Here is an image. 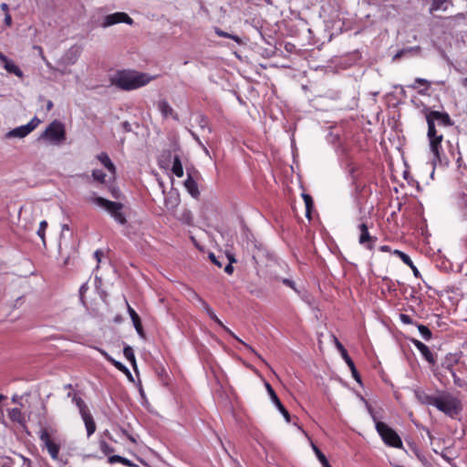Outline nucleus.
Segmentation results:
<instances>
[{"instance_id":"1","label":"nucleus","mask_w":467,"mask_h":467,"mask_svg":"<svg viewBox=\"0 0 467 467\" xmlns=\"http://www.w3.org/2000/svg\"><path fill=\"white\" fill-rule=\"evenodd\" d=\"M425 119L428 125L427 138L429 140L430 150L432 154L431 164L435 167L441 162V141L443 135L439 134L436 124L441 127H451L453 121L445 111L424 109Z\"/></svg>"},{"instance_id":"2","label":"nucleus","mask_w":467,"mask_h":467,"mask_svg":"<svg viewBox=\"0 0 467 467\" xmlns=\"http://www.w3.org/2000/svg\"><path fill=\"white\" fill-rule=\"evenodd\" d=\"M241 245L244 253L253 260L254 266L265 264L271 257L265 245L255 239L245 225L242 228Z\"/></svg>"},{"instance_id":"3","label":"nucleus","mask_w":467,"mask_h":467,"mask_svg":"<svg viewBox=\"0 0 467 467\" xmlns=\"http://www.w3.org/2000/svg\"><path fill=\"white\" fill-rule=\"evenodd\" d=\"M153 77L135 70H119L111 78V84L122 90H133L146 86Z\"/></svg>"},{"instance_id":"4","label":"nucleus","mask_w":467,"mask_h":467,"mask_svg":"<svg viewBox=\"0 0 467 467\" xmlns=\"http://www.w3.org/2000/svg\"><path fill=\"white\" fill-rule=\"evenodd\" d=\"M193 296L196 298V300L201 304L203 310L206 312V314L209 316V317L213 320L217 325L222 327L224 331H226L230 336H232L235 340L243 344V346L253 355H254L259 360H261L263 363L266 364V361L262 358V356L255 351V349L248 345L247 343L244 342L241 338H239L231 329H229L226 326L223 325V323L218 318L213 308L209 306V304L203 300L198 294L193 292Z\"/></svg>"},{"instance_id":"5","label":"nucleus","mask_w":467,"mask_h":467,"mask_svg":"<svg viewBox=\"0 0 467 467\" xmlns=\"http://www.w3.org/2000/svg\"><path fill=\"white\" fill-rule=\"evenodd\" d=\"M434 407L451 418L460 414L462 410L461 400L447 392L438 396Z\"/></svg>"},{"instance_id":"6","label":"nucleus","mask_w":467,"mask_h":467,"mask_svg":"<svg viewBox=\"0 0 467 467\" xmlns=\"http://www.w3.org/2000/svg\"><path fill=\"white\" fill-rule=\"evenodd\" d=\"M92 202L107 211L118 223L123 225L127 223L126 216L121 211L123 208L122 203L109 201L103 197H94Z\"/></svg>"},{"instance_id":"7","label":"nucleus","mask_w":467,"mask_h":467,"mask_svg":"<svg viewBox=\"0 0 467 467\" xmlns=\"http://www.w3.org/2000/svg\"><path fill=\"white\" fill-rule=\"evenodd\" d=\"M39 140H45L53 145H60L66 140L64 124L59 120H53L40 135Z\"/></svg>"},{"instance_id":"8","label":"nucleus","mask_w":467,"mask_h":467,"mask_svg":"<svg viewBox=\"0 0 467 467\" xmlns=\"http://www.w3.org/2000/svg\"><path fill=\"white\" fill-rule=\"evenodd\" d=\"M376 430L387 445L394 448L402 447V441L400 437L393 429L389 427L386 423L382 421L376 422Z\"/></svg>"},{"instance_id":"9","label":"nucleus","mask_w":467,"mask_h":467,"mask_svg":"<svg viewBox=\"0 0 467 467\" xmlns=\"http://www.w3.org/2000/svg\"><path fill=\"white\" fill-rule=\"evenodd\" d=\"M119 23L132 25L133 20L124 12H116L106 16L101 23V26L109 27Z\"/></svg>"},{"instance_id":"10","label":"nucleus","mask_w":467,"mask_h":467,"mask_svg":"<svg viewBox=\"0 0 467 467\" xmlns=\"http://www.w3.org/2000/svg\"><path fill=\"white\" fill-rule=\"evenodd\" d=\"M335 343H336V347L339 350L343 359L345 360V362L347 363V365L348 366V368H350L351 370V373H352V377L354 378V379L358 382V383H361V377L359 375V373L358 372L357 368H356V366L353 362V360L351 359V358L348 356V351L347 349L344 348V346L338 341V339L337 337H335Z\"/></svg>"},{"instance_id":"11","label":"nucleus","mask_w":467,"mask_h":467,"mask_svg":"<svg viewBox=\"0 0 467 467\" xmlns=\"http://www.w3.org/2000/svg\"><path fill=\"white\" fill-rule=\"evenodd\" d=\"M358 228L359 230L358 243L367 249L372 250L377 238L369 234L368 226L365 223L358 224Z\"/></svg>"},{"instance_id":"12","label":"nucleus","mask_w":467,"mask_h":467,"mask_svg":"<svg viewBox=\"0 0 467 467\" xmlns=\"http://www.w3.org/2000/svg\"><path fill=\"white\" fill-rule=\"evenodd\" d=\"M265 388H266L267 393L269 394V397H270V400H272V402L275 404V406L279 410V412L284 416L285 421L290 422V420H291L290 414H289L288 410L284 407L282 402L280 401L279 398L277 397V395H276L275 391L274 390V389L272 388V386L268 382H265Z\"/></svg>"},{"instance_id":"13","label":"nucleus","mask_w":467,"mask_h":467,"mask_svg":"<svg viewBox=\"0 0 467 467\" xmlns=\"http://www.w3.org/2000/svg\"><path fill=\"white\" fill-rule=\"evenodd\" d=\"M410 341L414 345V347L420 352L421 356L428 363H430L431 365H434L436 363L434 355L430 350L428 346L415 338H411Z\"/></svg>"},{"instance_id":"14","label":"nucleus","mask_w":467,"mask_h":467,"mask_svg":"<svg viewBox=\"0 0 467 467\" xmlns=\"http://www.w3.org/2000/svg\"><path fill=\"white\" fill-rule=\"evenodd\" d=\"M79 57V50L78 47H70L59 59L58 65L70 66L74 65Z\"/></svg>"},{"instance_id":"15","label":"nucleus","mask_w":467,"mask_h":467,"mask_svg":"<svg viewBox=\"0 0 467 467\" xmlns=\"http://www.w3.org/2000/svg\"><path fill=\"white\" fill-rule=\"evenodd\" d=\"M127 306H128V313L132 320V323H133L136 332L141 338H144L145 333H144L139 315L128 303H127Z\"/></svg>"},{"instance_id":"16","label":"nucleus","mask_w":467,"mask_h":467,"mask_svg":"<svg viewBox=\"0 0 467 467\" xmlns=\"http://www.w3.org/2000/svg\"><path fill=\"white\" fill-rule=\"evenodd\" d=\"M452 5V0H431L429 12L431 14H434L439 11L446 12Z\"/></svg>"},{"instance_id":"17","label":"nucleus","mask_w":467,"mask_h":467,"mask_svg":"<svg viewBox=\"0 0 467 467\" xmlns=\"http://www.w3.org/2000/svg\"><path fill=\"white\" fill-rule=\"evenodd\" d=\"M414 393H415V397H416L417 400L420 403H421L423 405L434 407L438 396L430 395L421 389H417V390H415Z\"/></svg>"},{"instance_id":"18","label":"nucleus","mask_w":467,"mask_h":467,"mask_svg":"<svg viewBox=\"0 0 467 467\" xmlns=\"http://www.w3.org/2000/svg\"><path fill=\"white\" fill-rule=\"evenodd\" d=\"M98 351L109 361L117 369H119V371L125 373L126 375H128L130 378H131V373L130 371L129 370V368L124 365L122 364L121 362L114 359L110 355H109V353L107 351H105L104 349L102 348H97Z\"/></svg>"},{"instance_id":"19","label":"nucleus","mask_w":467,"mask_h":467,"mask_svg":"<svg viewBox=\"0 0 467 467\" xmlns=\"http://www.w3.org/2000/svg\"><path fill=\"white\" fill-rule=\"evenodd\" d=\"M158 109L160 110L163 118L167 119L169 117H171L172 119L178 120L177 113L173 110V109L171 107L167 100H160L158 102Z\"/></svg>"},{"instance_id":"20","label":"nucleus","mask_w":467,"mask_h":467,"mask_svg":"<svg viewBox=\"0 0 467 467\" xmlns=\"http://www.w3.org/2000/svg\"><path fill=\"white\" fill-rule=\"evenodd\" d=\"M32 131V127L29 128V126L22 125L19 127H16L11 130H9L5 134L6 139H12V138H25Z\"/></svg>"},{"instance_id":"21","label":"nucleus","mask_w":467,"mask_h":467,"mask_svg":"<svg viewBox=\"0 0 467 467\" xmlns=\"http://www.w3.org/2000/svg\"><path fill=\"white\" fill-rule=\"evenodd\" d=\"M184 187L192 198L198 199L200 197L198 184L191 175H188V178L185 180Z\"/></svg>"},{"instance_id":"22","label":"nucleus","mask_w":467,"mask_h":467,"mask_svg":"<svg viewBox=\"0 0 467 467\" xmlns=\"http://www.w3.org/2000/svg\"><path fill=\"white\" fill-rule=\"evenodd\" d=\"M409 448L424 467H433L431 463L428 461L427 457L423 454V452L418 448V446L415 443L410 442Z\"/></svg>"},{"instance_id":"23","label":"nucleus","mask_w":467,"mask_h":467,"mask_svg":"<svg viewBox=\"0 0 467 467\" xmlns=\"http://www.w3.org/2000/svg\"><path fill=\"white\" fill-rule=\"evenodd\" d=\"M393 254L398 255L405 265H407L408 266H410L411 268V270L413 272V275L416 277L420 276V271L414 265L412 260L410 259V257L407 254H405V253H403L402 251H400V250H394Z\"/></svg>"},{"instance_id":"24","label":"nucleus","mask_w":467,"mask_h":467,"mask_svg":"<svg viewBox=\"0 0 467 467\" xmlns=\"http://www.w3.org/2000/svg\"><path fill=\"white\" fill-rule=\"evenodd\" d=\"M8 416H9V419L11 420V421L16 422L21 426L26 425V417L24 416V414L22 413L20 409L13 408V409L9 410Z\"/></svg>"},{"instance_id":"25","label":"nucleus","mask_w":467,"mask_h":467,"mask_svg":"<svg viewBox=\"0 0 467 467\" xmlns=\"http://www.w3.org/2000/svg\"><path fill=\"white\" fill-rule=\"evenodd\" d=\"M4 68L11 74L16 75L18 78H22L24 76L23 71L16 66L12 60H10L7 57L5 60L2 61Z\"/></svg>"},{"instance_id":"26","label":"nucleus","mask_w":467,"mask_h":467,"mask_svg":"<svg viewBox=\"0 0 467 467\" xmlns=\"http://www.w3.org/2000/svg\"><path fill=\"white\" fill-rule=\"evenodd\" d=\"M85 423L88 437H90L96 431V423L90 412L81 415Z\"/></svg>"},{"instance_id":"27","label":"nucleus","mask_w":467,"mask_h":467,"mask_svg":"<svg viewBox=\"0 0 467 467\" xmlns=\"http://www.w3.org/2000/svg\"><path fill=\"white\" fill-rule=\"evenodd\" d=\"M97 158L106 169L110 172H115V166L106 152H100Z\"/></svg>"},{"instance_id":"28","label":"nucleus","mask_w":467,"mask_h":467,"mask_svg":"<svg viewBox=\"0 0 467 467\" xmlns=\"http://www.w3.org/2000/svg\"><path fill=\"white\" fill-rule=\"evenodd\" d=\"M72 402L77 406L78 409L80 416L83 414H86L89 412V410L85 403V401L82 400L81 397H79L78 394H74L72 397Z\"/></svg>"},{"instance_id":"29","label":"nucleus","mask_w":467,"mask_h":467,"mask_svg":"<svg viewBox=\"0 0 467 467\" xmlns=\"http://www.w3.org/2000/svg\"><path fill=\"white\" fill-rule=\"evenodd\" d=\"M446 369H448L453 379V383L455 386L459 388H467V382L457 376L456 372L454 371L451 364L444 365Z\"/></svg>"},{"instance_id":"30","label":"nucleus","mask_w":467,"mask_h":467,"mask_svg":"<svg viewBox=\"0 0 467 467\" xmlns=\"http://www.w3.org/2000/svg\"><path fill=\"white\" fill-rule=\"evenodd\" d=\"M171 171L175 176L179 178L183 176V167L178 155H175L173 158Z\"/></svg>"},{"instance_id":"31","label":"nucleus","mask_w":467,"mask_h":467,"mask_svg":"<svg viewBox=\"0 0 467 467\" xmlns=\"http://www.w3.org/2000/svg\"><path fill=\"white\" fill-rule=\"evenodd\" d=\"M50 455V457L53 459V460H58V454H59V450H60V447L58 444H57L56 442H51L47 445L45 446Z\"/></svg>"},{"instance_id":"32","label":"nucleus","mask_w":467,"mask_h":467,"mask_svg":"<svg viewBox=\"0 0 467 467\" xmlns=\"http://www.w3.org/2000/svg\"><path fill=\"white\" fill-rule=\"evenodd\" d=\"M312 447L322 467H332L324 453L315 444H312Z\"/></svg>"},{"instance_id":"33","label":"nucleus","mask_w":467,"mask_h":467,"mask_svg":"<svg viewBox=\"0 0 467 467\" xmlns=\"http://www.w3.org/2000/svg\"><path fill=\"white\" fill-rule=\"evenodd\" d=\"M214 32L218 36L231 38L234 41H235L237 44L242 43L241 38L236 35L229 34L227 32L223 31L222 29H220L218 27H215Z\"/></svg>"},{"instance_id":"34","label":"nucleus","mask_w":467,"mask_h":467,"mask_svg":"<svg viewBox=\"0 0 467 467\" xmlns=\"http://www.w3.org/2000/svg\"><path fill=\"white\" fill-rule=\"evenodd\" d=\"M417 84H420V85H425L426 86V88L425 89H422V90H420L419 93L420 94H426V91L427 89L431 87V82L425 78H415V81H414V84L410 86V88L415 89L417 88Z\"/></svg>"},{"instance_id":"35","label":"nucleus","mask_w":467,"mask_h":467,"mask_svg":"<svg viewBox=\"0 0 467 467\" xmlns=\"http://www.w3.org/2000/svg\"><path fill=\"white\" fill-rule=\"evenodd\" d=\"M123 355L132 364V366H136V358L131 347L125 346L123 348Z\"/></svg>"},{"instance_id":"36","label":"nucleus","mask_w":467,"mask_h":467,"mask_svg":"<svg viewBox=\"0 0 467 467\" xmlns=\"http://www.w3.org/2000/svg\"><path fill=\"white\" fill-rule=\"evenodd\" d=\"M418 330L424 340H430L431 338V331L424 325L417 324Z\"/></svg>"},{"instance_id":"37","label":"nucleus","mask_w":467,"mask_h":467,"mask_svg":"<svg viewBox=\"0 0 467 467\" xmlns=\"http://www.w3.org/2000/svg\"><path fill=\"white\" fill-rule=\"evenodd\" d=\"M197 119H198L199 126L202 130L207 129L209 133L212 132V129L209 127V124H208L209 121H208V119L206 116L200 114V115H198Z\"/></svg>"},{"instance_id":"38","label":"nucleus","mask_w":467,"mask_h":467,"mask_svg":"<svg viewBox=\"0 0 467 467\" xmlns=\"http://www.w3.org/2000/svg\"><path fill=\"white\" fill-rule=\"evenodd\" d=\"M302 196H303V199H304L305 204H306V217L309 218L310 210L313 207V200H312V197L308 194L303 193Z\"/></svg>"},{"instance_id":"39","label":"nucleus","mask_w":467,"mask_h":467,"mask_svg":"<svg viewBox=\"0 0 467 467\" xmlns=\"http://www.w3.org/2000/svg\"><path fill=\"white\" fill-rule=\"evenodd\" d=\"M99 449L105 455H109L114 451V448L108 444L104 440H99Z\"/></svg>"},{"instance_id":"40","label":"nucleus","mask_w":467,"mask_h":467,"mask_svg":"<svg viewBox=\"0 0 467 467\" xmlns=\"http://www.w3.org/2000/svg\"><path fill=\"white\" fill-rule=\"evenodd\" d=\"M39 439L44 443L45 446L53 442L47 430L46 429L40 431Z\"/></svg>"},{"instance_id":"41","label":"nucleus","mask_w":467,"mask_h":467,"mask_svg":"<svg viewBox=\"0 0 467 467\" xmlns=\"http://www.w3.org/2000/svg\"><path fill=\"white\" fill-rule=\"evenodd\" d=\"M47 227V221H41L40 223H39L38 230H37V235L41 238V240L43 241L44 244H46L45 233H46Z\"/></svg>"},{"instance_id":"42","label":"nucleus","mask_w":467,"mask_h":467,"mask_svg":"<svg viewBox=\"0 0 467 467\" xmlns=\"http://www.w3.org/2000/svg\"><path fill=\"white\" fill-rule=\"evenodd\" d=\"M35 48H36V49L39 51V53H40V55H41V57H42V59H43V61L45 62V64H46L47 67L49 70H51V71H53V72H55V70H58V67H54V66H53V65H52V64H51V63H50V62L46 58V57L43 55V49H42V47H38V46H37V47H35Z\"/></svg>"},{"instance_id":"43","label":"nucleus","mask_w":467,"mask_h":467,"mask_svg":"<svg viewBox=\"0 0 467 467\" xmlns=\"http://www.w3.org/2000/svg\"><path fill=\"white\" fill-rule=\"evenodd\" d=\"M92 177L94 178V180H96V181H98L99 182H104L105 178H106V174L101 170H94L92 171Z\"/></svg>"},{"instance_id":"44","label":"nucleus","mask_w":467,"mask_h":467,"mask_svg":"<svg viewBox=\"0 0 467 467\" xmlns=\"http://www.w3.org/2000/svg\"><path fill=\"white\" fill-rule=\"evenodd\" d=\"M227 258L229 260V263L225 265L224 267V272L228 275H232L234 273V267H233V263L235 262V259L234 257V255H227Z\"/></svg>"},{"instance_id":"45","label":"nucleus","mask_w":467,"mask_h":467,"mask_svg":"<svg viewBox=\"0 0 467 467\" xmlns=\"http://www.w3.org/2000/svg\"><path fill=\"white\" fill-rule=\"evenodd\" d=\"M280 281L286 286L290 287L291 289H293L296 293L299 294V291L297 290L296 288V283L292 280V279H289V278H282L280 279Z\"/></svg>"},{"instance_id":"46","label":"nucleus","mask_w":467,"mask_h":467,"mask_svg":"<svg viewBox=\"0 0 467 467\" xmlns=\"http://www.w3.org/2000/svg\"><path fill=\"white\" fill-rule=\"evenodd\" d=\"M400 320L405 325L414 324L412 318L407 314H400Z\"/></svg>"},{"instance_id":"47","label":"nucleus","mask_w":467,"mask_h":467,"mask_svg":"<svg viewBox=\"0 0 467 467\" xmlns=\"http://www.w3.org/2000/svg\"><path fill=\"white\" fill-rule=\"evenodd\" d=\"M41 120L37 117H34L26 126L32 127V131L39 125Z\"/></svg>"},{"instance_id":"48","label":"nucleus","mask_w":467,"mask_h":467,"mask_svg":"<svg viewBox=\"0 0 467 467\" xmlns=\"http://www.w3.org/2000/svg\"><path fill=\"white\" fill-rule=\"evenodd\" d=\"M209 258L210 260L214 264L216 265L218 267H222L223 266V262H221L219 260L218 257L215 256V254L213 253H210L209 254Z\"/></svg>"},{"instance_id":"49","label":"nucleus","mask_w":467,"mask_h":467,"mask_svg":"<svg viewBox=\"0 0 467 467\" xmlns=\"http://www.w3.org/2000/svg\"><path fill=\"white\" fill-rule=\"evenodd\" d=\"M122 459L123 457L120 456V455H111L109 457V462L113 464V463H117V462H119L121 463L122 462Z\"/></svg>"},{"instance_id":"50","label":"nucleus","mask_w":467,"mask_h":467,"mask_svg":"<svg viewBox=\"0 0 467 467\" xmlns=\"http://www.w3.org/2000/svg\"><path fill=\"white\" fill-rule=\"evenodd\" d=\"M121 127H122V129H123V130L125 132H131L132 131L131 124L129 121H127V120L123 121L121 123Z\"/></svg>"},{"instance_id":"51","label":"nucleus","mask_w":467,"mask_h":467,"mask_svg":"<svg viewBox=\"0 0 467 467\" xmlns=\"http://www.w3.org/2000/svg\"><path fill=\"white\" fill-rule=\"evenodd\" d=\"M4 23L6 26H11L12 25V16L9 13H6L5 16Z\"/></svg>"},{"instance_id":"52","label":"nucleus","mask_w":467,"mask_h":467,"mask_svg":"<svg viewBox=\"0 0 467 467\" xmlns=\"http://www.w3.org/2000/svg\"><path fill=\"white\" fill-rule=\"evenodd\" d=\"M190 133H191L192 137L193 138V140L198 143V145L200 147H203V143L200 140L199 136L195 132H193L192 130H190Z\"/></svg>"},{"instance_id":"53","label":"nucleus","mask_w":467,"mask_h":467,"mask_svg":"<svg viewBox=\"0 0 467 467\" xmlns=\"http://www.w3.org/2000/svg\"><path fill=\"white\" fill-rule=\"evenodd\" d=\"M88 290V285L87 284H83L80 287H79V295H80V300L83 301V295L87 292Z\"/></svg>"},{"instance_id":"54","label":"nucleus","mask_w":467,"mask_h":467,"mask_svg":"<svg viewBox=\"0 0 467 467\" xmlns=\"http://www.w3.org/2000/svg\"><path fill=\"white\" fill-rule=\"evenodd\" d=\"M123 465L125 466H128V467H131L133 466V463L127 458H124L122 459V462H121Z\"/></svg>"},{"instance_id":"55","label":"nucleus","mask_w":467,"mask_h":467,"mask_svg":"<svg viewBox=\"0 0 467 467\" xmlns=\"http://www.w3.org/2000/svg\"><path fill=\"white\" fill-rule=\"evenodd\" d=\"M101 255H102V252H100L99 250H97L95 253H94V256L96 258V260L98 261V263L100 262V258H101Z\"/></svg>"},{"instance_id":"56","label":"nucleus","mask_w":467,"mask_h":467,"mask_svg":"<svg viewBox=\"0 0 467 467\" xmlns=\"http://www.w3.org/2000/svg\"><path fill=\"white\" fill-rule=\"evenodd\" d=\"M379 250H380L381 252H389V251H390V247H389V245H381V246L379 247Z\"/></svg>"},{"instance_id":"57","label":"nucleus","mask_w":467,"mask_h":467,"mask_svg":"<svg viewBox=\"0 0 467 467\" xmlns=\"http://www.w3.org/2000/svg\"><path fill=\"white\" fill-rule=\"evenodd\" d=\"M1 9L6 13H8V5L6 3L1 4Z\"/></svg>"},{"instance_id":"58","label":"nucleus","mask_w":467,"mask_h":467,"mask_svg":"<svg viewBox=\"0 0 467 467\" xmlns=\"http://www.w3.org/2000/svg\"><path fill=\"white\" fill-rule=\"evenodd\" d=\"M53 107H54L53 102L51 100H47V109L49 111V110H51L53 109Z\"/></svg>"},{"instance_id":"59","label":"nucleus","mask_w":467,"mask_h":467,"mask_svg":"<svg viewBox=\"0 0 467 467\" xmlns=\"http://www.w3.org/2000/svg\"><path fill=\"white\" fill-rule=\"evenodd\" d=\"M57 461L61 464L60 467H65L67 464V461H63L62 459L58 458V460H57Z\"/></svg>"},{"instance_id":"60","label":"nucleus","mask_w":467,"mask_h":467,"mask_svg":"<svg viewBox=\"0 0 467 467\" xmlns=\"http://www.w3.org/2000/svg\"><path fill=\"white\" fill-rule=\"evenodd\" d=\"M55 72H59L61 75H65V74L68 73V71H67L66 69H60V68H58V70H55Z\"/></svg>"},{"instance_id":"61","label":"nucleus","mask_w":467,"mask_h":467,"mask_svg":"<svg viewBox=\"0 0 467 467\" xmlns=\"http://www.w3.org/2000/svg\"><path fill=\"white\" fill-rule=\"evenodd\" d=\"M5 57H6V56L4 55L2 52H0V60L1 61L5 60Z\"/></svg>"},{"instance_id":"62","label":"nucleus","mask_w":467,"mask_h":467,"mask_svg":"<svg viewBox=\"0 0 467 467\" xmlns=\"http://www.w3.org/2000/svg\"><path fill=\"white\" fill-rule=\"evenodd\" d=\"M201 148L203 150V151L206 155H209V150H207V148L204 145H203V147H201Z\"/></svg>"},{"instance_id":"63","label":"nucleus","mask_w":467,"mask_h":467,"mask_svg":"<svg viewBox=\"0 0 467 467\" xmlns=\"http://www.w3.org/2000/svg\"><path fill=\"white\" fill-rule=\"evenodd\" d=\"M462 83V86L467 87V78H463Z\"/></svg>"},{"instance_id":"64","label":"nucleus","mask_w":467,"mask_h":467,"mask_svg":"<svg viewBox=\"0 0 467 467\" xmlns=\"http://www.w3.org/2000/svg\"><path fill=\"white\" fill-rule=\"evenodd\" d=\"M62 230H63V231H65V230H69L68 225H67V224H63V225H62Z\"/></svg>"}]
</instances>
